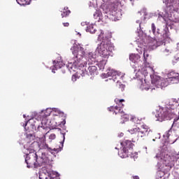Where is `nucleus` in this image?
Returning a JSON list of instances; mask_svg holds the SVG:
<instances>
[{"instance_id":"e433bc0d","label":"nucleus","mask_w":179,"mask_h":179,"mask_svg":"<svg viewBox=\"0 0 179 179\" xmlns=\"http://www.w3.org/2000/svg\"><path fill=\"white\" fill-rule=\"evenodd\" d=\"M63 25L64 27H69V22H63Z\"/></svg>"},{"instance_id":"2f4dec72","label":"nucleus","mask_w":179,"mask_h":179,"mask_svg":"<svg viewBox=\"0 0 179 179\" xmlns=\"http://www.w3.org/2000/svg\"><path fill=\"white\" fill-rule=\"evenodd\" d=\"M171 134V127L170 128L169 130L167 131V132L164 135V136H165V138H169L170 135Z\"/></svg>"},{"instance_id":"c03bdc74","label":"nucleus","mask_w":179,"mask_h":179,"mask_svg":"<svg viewBox=\"0 0 179 179\" xmlns=\"http://www.w3.org/2000/svg\"><path fill=\"white\" fill-rule=\"evenodd\" d=\"M26 117V115H24V117Z\"/></svg>"},{"instance_id":"a878e982","label":"nucleus","mask_w":179,"mask_h":179,"mask_svg":"<svg viewBox=\"0 0 179 179\" xmlns=\"http://www.w3.org/2000/svg\"><path fill=\"white\" fill-rule=\"evenodd\" d=\"M117 87L120 89V92H124V90H125V85L122 84V82L117 81Z\"/></svg>"},{"instance_id":"393cba45","label":"nucleus","mask_w":179,"mask_h":179,"mask_svg":"<svg viewBox=\"0 0 179 179\" xmlns=\"http://www.w3.org/2000/svg\"><path fill=\"white\" fill-rule=\"evenodd\" d=\"M130 121H131V122H134V124H141V120L139 119H138V117H135V116H130Z\"/></svg>"},{"instance_id":"ea45409f","label":"nucleus","mask_w":179,"mask_h":179,"mask_svg":"<svg viewBox=\"0 0 179 179\" xmlns=\"http://www.w3.org/2000/svg\"><path fill=\"white\" fill-rule=\"evenodd\" d=\"M133 178H134V179H139V176H134Z\"/></svg>"},{"instance_id":"4be33fe9","label":"nucleus","mask_w":179,"mask_h":179,"mask_svg":"<svg viewBox=\"0 0 179 179\" xmlns=\"http://www.w3.org/2000/svg\"><path fill=\"white\" fill-rule=\"evenodd\" d=\"M69 15H71V10H69L68 7H64L62 11V17H66V16H69Z\"/></svg>"},{"instance_id":"72a5a7b5","label":"nucleus","mask_w":179,"mask_h":179,"mask_svg":"<svg viewBox=\"0 0 179 179\" xmlns=\"http://www.w3.org/2000/svg\"><path fill=\"white\" fill-rule=\"evenodd\" d=\"M175 62H179V50L174 57Z\"/></svg>"},{"instance_id":"b1692460","label":"nucleus","mask_w":179,"mask_h":179,"mask_svg":"<svg viewBox=\"0 0 179 179\" xmlns=\"http://www.w3.org/2000/svg\"><path fill=\"white\" fill-rule=\"evenodd\" d=\"M120 14H121V12H120V10H113L110 12V15L115 17L114 19H118Z\"/></svg>"},{"instance_id":"f257e3e1","label":"nucleus","mask_w":179,"mask_h":179,"mask_svg":"<svg viewBox=\"0 0 179 179\" xmlns=\"http://www.w3.org/2000/svg\"><path fill=\"white\" fill-rule=\"evenodd\" d=\"M151 29L154 36H155V39L152 41V48H157V47H160V45L163 44V41L169 37V29L165 28L162 31L159 29H157L156 32V25L155 23H152Z\"/></svg>"},{"instance_id":"5701e85b","label":"nucleus","mask_w":179,"mask_h":179,"mask_svg":"<svg viewBox=\"0 0 179 179\" xmlns=\"http://www.w3.org/2000/svg\"><path fill=\"white\" fill-rule=\"evenodd\" d=\"M17 3L21 6L24 5H30L31 0H16Z\"/></svg>"},{"instance_id":"cd10ccee","label":"nucleus","mask_w":179,"mask_h":179,"mask_svg":"<svg viewBox=\"0 0 179 179\" xmlns=\"http://www.w3.org/2000/svg\"><path fill=\"white\" fill-rule=\"evenodd\" d=\"M42 113L45 114V117H50L51 114V109H46L45 110H43Z\"/></svg>"},{"instance_id":"7ed1b4c3","label":"nucleus","mask_w":179,"mask_h":179,"mask_svg":"<svg viewBox=\"0 0 179 179\" xmlns=\"http://www.w3.org/2000/svg\"><path fill=\"white\" fill-rule=\"evenodd\" d=\"M120 145L122 148L120 151H119L118 155L122 159H125V157H128L131 156V153H132V148H134V143H132L131 141L126 140L120 143Z\"/></svg>"},{"instance_id":"6e6552de","label":"nucleus","mask_w":179,"mask_h":179,"mask_svg":"<svg viewBox=\"0 0 179 179\" xmlns=\"http://www.w3.org/2000/svg\"><path fill=\"white\" fill-rule=\"evenodd\" d=\"M106 78H109V80H113V82H120V80H122L124 78V73L115 70H110L106 74Z\"/></svg>"},{"instance_id":"ddd939ff","label":"nucleus","mask_w":179,"mask_h":179,"mask_svg":"<svg viewBox=\"0 0 179 179\" xmlns=\"http://www.w3.org/2000/svg\"><path fill=\"white\" fill-rule=\"evenodd\" d=\"M108 111H110V113H113V114H115V115H119L121 113H123L124 110H122V108H120L118 106H110L109 108H108Z\"/></svg>"},{"instance_id":"20e7f679","label":"nucleus","mask_w":179,"mask_h":179,"mask_svg":"<svg viewBox=\"0 0 179 179\" xmlns=\"http://www.w3.org/2000/svg\"><path fill=\"white\" fill-rule=\"evenodd\" d=\"M129 132L131 134H137V136L139 139H144V138H146V136L149 135V132H150V128H149V126L146 124H143L140 128L136 127L129 129Z\"/></svg>"},{"instance_id":"a18cd8bd","label":"nucleus","mask_w":179,"mask_h":179,"mask_svg":"<svg viewBox=\"0 0 179 179\" xmlns=\"http://www.w3.org/2000/svg\"><path fill=\"white\" fill-rule=\"evenodd\" d=\"M166 164H169V162H168V163H166Z\"/></svg>"},{"instance_id":"423d86ee","label":"nucleus","mask_w":179,"mask_h":179,"mask_svg":"<svg viewBox=\"0 0 179 179\" xmlns=\"http://www.w3.org/2000/svg\"><path fill=\"white\" fill-rule=\"evenodd\" d=\"M30 152L29 154L26 155L25 163L27 164V167L28 169L33 168L37 169V153L36 151L29 149Z\"/></svg>"},{"instance_id":"9d476101","label":"nucleus","mask_w":179,"mask_h":179,"mask_svg":"<svg viewBox=\"0 0 179 179\" xmlns=\"http://www.w3.org/2000/svg\"><path fill=\"white\" fill-rule=\"evenodd\" d=\"M171 111V110H170L169 108H164L159 110V113L158 114V116L159 118L162 119L164 121V120H169V118H171L173 115Z\"/></svg>"},{"instance_id":"c756f323","label":"nucleus","mask_w":179,"mask_h":179,"mask_svg":"<svg viewBox=\"0 0 179 179\" xmlns=\"http://www.w3.org/2000/svg\"><path fill=\"white\" fill-rule=\"evenodd\" d=\"M148 57H149V54H148V51L144 50V52H143L144 62H146Z\"/></svg>"},{"instance_id":"4468645a","label":"nucleus","mask_w":179,"mask_h":179,"mask_svg":"<svg viewBox=\"0 0 179 179\" xmlns=\"http://www.w3.org/2000/svg\"><path fill=\"white\" fill-rule=\"evenodd\" d=\"M85 57L87 58L88 62H90V64H93V62H96L97 55H96V52H89L86 54Z\"/></svg>"},{"instance_id":"dca6fc26","label":"nucleus","mask_w":179,"mask_h":179,"mask_svg":"<svg viewBox=\"0 0 179 179\" xmlns=\"http://www.w3.org/2000/svg\"><path fill=\"white\" fill-rule=\"evenodd\" d=\"M40 179H52L51 177V173L48 172L47 170L41 172L39 174Z\"/></svg>"},{"instance_id":"39448f33","label":"nucleus","mask_w":179,"mask_h":179,"mask_svg":"<svg viewBox=\"0 0 179 179\" xmlns=\"http://www.w3.org/2000/svg\"><path fill=\"white\" fill-rule=\"evenodd\" d=\"M47 149L49 150V152H51V153H54V152H56V153H58L59 152V148H54L53 150L51 149L50 147H48V144L45 143V138H44L38 144V143L34 141L29 146V149L32 150L33 152H36L38 149Z\"/></svg>"},{"instance_id":"2eb2a0df","label":"nucleus","mask_w":179,"mask_h":179,"mask_svg":"<svg viewBox=\"0 0 179 179\" xmlns=\"http://www.w3.org/2000/svg\"><path fill=\"white\" fill-rule=\"evenodd\" d=\"M87 65V63L84 62V63H81L79 66V73L81 74V76H85V75H86V73H87V71H86V66Z\"/></svg>"},{"instance_id":"bb28decb","label":"nucleus","mask_w":179,"mask_h":179,"mask_svg":"<svg viewBox=\"0 0 179 179\" xmlns=\"http://www.w3.org/2000/svg\"><path fill=\"white\" fill-rule=\"evenodd\" d=\"M53 64L55 65V68H56V69H59L62 66V62H61L53 61Z\"/></svg>"},{"instance_id":"c9c22d12","label":"nucleus","mask_w":179,"mask_h":179,"mask_svg":"<svg viewBox=\"0 0 179 179\" xmlns=\"http://www.w3.org/2000/svg\"><path fill=\"white\" fill-rule=\"evenodd\" d=\"M49 138H50V139H55V138H57V136H55V134H50V136H49Z\"/></svg>"},{"instance_id":"f8f14e48","label":"nucleus","mask_w":179,"mask_h":179,"mask_svg":"<svg viewBox=\"0 0 179 179\" xmlns=\"http://www.w3.org/2000/svg\"><path fill=\"white\" fill-rule=\"evenodd\" d=\"M50 164V160L48 158L45 157V155H43L42 157H38L36 155V168L41 167V166H47V164Z\"/></svg>"},{"instance_id":"f704fd0d","label":"nucleus","mask_w":179,"mask_h":179,"mask_svg":"<svg viewBox=\"0 0 179 179\" xmlns=\"http://www.w3.org/2000/svg\"><path fill=\"white\" fill-rule=\"evenodd\" d=\"M164 55H169V54H170V52H171V50H170L169 49H165L163 51Z\"/></svg>"},{"instance_id":"f03ea898","label":"nucleus","mask_w":179,"mask_h":179,"mask_svg":"<svg viewBox=\"0 0 179 179\" xmlns=\"http://www.w3.org/2000/svg\"><path fill=\"white\" fill-rule=\"evenodd\" d=\"M97 51L100 57H102L103 58H108L111 54V51H113V46L108 41L105 40L98 45Z\"/></svg>"},{"instance_id":"4c0bfd02","label":"nucleus","mask_w":179,"mask_h":179,"mask_svg":"<svg viewBox=\"0 0 179 179\" xmlns=\"http://www.w3.org/2000/svg\"><path fill=\"white\" fill-rule=\"evenodd\" d=\"M177 121H178V119H174L173 123L171 126V128H173V125H174V122H177Z\"/></svg>"},{"instance_id":"473e14b6","label":"nucleus","mask_w":179,"mask_h":179,"mask_svg":"<svg viewBox=\"0 0 179 179\" xmlns=\"http://www.w3.org/2000/svg\"><path fill=\"white\" fill-rule=\"evenodd\" d=\"M106 64H107V60H102L99 62V65H101V68H104V66H106Z\"/></svg>"},{"instance_id":"9b49d317","label":"nucleus","mask_w":179,"mask_h":179,"mask_svg":"<svg viewBox=\"0 0 179 179\" xmlns=\"http://www.w3.org/2000/svg\"><path fill=\"white\" fill-rule=\"evenodd\" d=\"M167 79L169 80V83H179V73L171 71L167 74Z\"/></svg>"},{"instance_id":"1a4fd4ad","label":"nucleus","mask_w":179,"mask_h":179,"mask_svg":"<svg viewBox=\"0 0 179 179\" xmlns=\"http://www.w3.org/2000/svg\"><path fill=\"white\" fill-rule=\"evenodd\" d=\"M152 83L159 89V87H166V86H169L170 81L168 78H160L158 77L156 79L152 80Z\"/></svg>"},{"instance_id":"a211bd4d","label":"nucleus","mask_w":179,"mask_h":179,"mask_svg":"<svg viewBox=\"0 0 179 179\" xmlns=\"http://www.w3.org/2000/svg\"><path fill=\"white\" fill-rule=\"evenodd\" d=\"M129 60L134 62V64H136V62L141 61V56L138 54H131L129 55Z\"/></svg>"},{"instance_id":"aec40b11","label":"nucleus","mask_w":179,"mask_h":179,"mask_svg":"<svg viewBox=\"0 0 179 179\" xmlns=\"http://www.w3.org/2000/svg\"><path fill=\"white\" fill-rule=\"evenodd\" d=\"M57 118H59V117H64L62 119L63 120L61 122H59V125H65L66 124V120H65V115L64 113L59 111L58 115H55Z\"/></svg>"},{"instance_id":"c85d7f7f","label":"nucleus","mask_w":179,"mask_h":179,"mask_svg":"<svg viewBox=\"0 0 179 179\" xmlns=\"http://www.w3.org/2000/svg\"><path fill=\"white\" fill-rule=\"evenodd\" d=\"M26 138L29 141H34V136H33V134H27Z\"/></svg>"},{"instance_id":"6ab92c4d","label":"nucleus","mask_w":179,"mask_h":179,"mask_svg":"<svg viewBox=\"0 0 179 179\" xmlns=\"http://www.w3.org/2000/svg\"><path fill=\"white\" fill-rule=\"evenodd\" d=\"M88 71L90 74L92 76H94V75H97L99 73V71H97V67L96 66H90L88 67Z\"/></svg>"},{"instance_id":"37998d69","label":"nucleus","mask_w":179,"mask_h":179,"mask_svg":"<svg viewBox=\"0 0 179 179\" xmlns=\"http://www.w3.org/2000/svg\"><path fill=\"white\" fill-rule=\"evenodd\" d=\"M115 149H118L117 147H115Z\"/></svg>"},{"instance_id":"58836bf2","label":"nucleus","mask_w":179,"mask_h":179,"mask_svg":"<svg viewBox=\"0 0 179 179\" xmlns=\"http://www.w3.org/2000/svg\"><path fill=\"white\" fill-rule=\"evenodd\" d=\"M99 13H95L94 14V17H99Z\"/></svg>"},{"instance_id":"412c9836","label":"nucleus","mask_w":179,"mask_h":179,"mask_svg":"<svg viewBox=\"0 0 179 179\" xmlns=\"http://www.w3.org/2000/svg\"><path fill=\"white\" fill-rule=\"evenodd\" d=\"M115 103L117 104V107L122 108L124 107V103H125V100L116 98L115 99Z\"/></svg>"},{"instance_id":"79ce46f5","label":"nucleus","mask_w":179,"mask_h":179,"mask_svg":"<svg viewBox=\"0 0 179 179\" xmlns=\"http://www.w3.org/2000/svg\"><path fill=\"white\" fill-rule=\"evenodd\" d=\"M40 127H41L40 126H38V129H40Z\"/></svg>"},{"instance_id":"0eeeda50","label":"nucleus","mask_w":179,"mask_h":179,"mask_svg":"<svg viewBox=\"0 0 179 179\" xmlns=\"http://www.w3.org/2000/svg\"><path fill=\"white\" fill-rule=\"evenodd\" d=\"M80 52L78 51V48L73 46L71 48L73 55L76 58L77 61H80L86 55V51H87V45L83 46L82 44H79Z\"/></svg>"},{"instance_id":"7c9ffc66","label":"nucleus","mask_w":179,"mask_h":179,"mask_svg":"<svg viewBox=\"0 0 179 179\" xmlns=\"http://www.w3.org/2000/svg\"><path fill=\"white\" fill-rule=\"evenodd\" d=\"M41 124L42 125L41 126V128H43V129H45L46 128H48V127L45 124V120H43L41 122Z\"/></svg>"},{"instance_id":"a19ab883","label":"nucleus","mask_w":179,"mask_h":179,"mask_svg":"<svg viewBox=\"0 0 179 179\" xmlns=\"http://www.w3.org/2000/svg\"><path fill=\"white\" fill-rule=\"evenodd\" d=\"M178 140V138H176L175 141L173 142V143H174V142L177 141Z\"/></svg>"},{"instance_id":"f3484780","label":"nucleus","mask_w":179,"mask_h":179,"mask_svg":"<svg viewBox=\"0 0 179 179\" xmlns=\"http://www.w3.org/2000/svg\"><path fill=\"white\" fill-rule=\"evenodd\" d=\"M120 124H124V122H127V121H128L130 118H131V115L125 113L124 111L123 113H122L120 116Z\"/></svg>"}]
</instances>
